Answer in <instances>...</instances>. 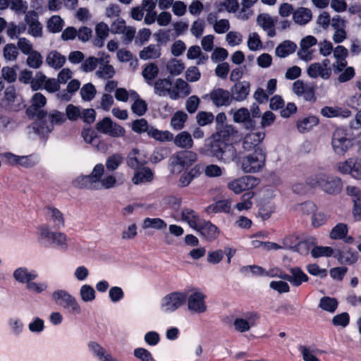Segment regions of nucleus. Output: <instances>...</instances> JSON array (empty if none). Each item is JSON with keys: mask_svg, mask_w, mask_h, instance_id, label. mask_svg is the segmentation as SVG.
<instances>
[{"mask_svg": "<svg viewBox=\"0 0 361 361\" xmlns=\"http://www.w3.org/2000/svg\"><path fill=\"white\" fill-rule=\"evenodd\" d=\"M235 133L231 125H225L224 127L216 129V132L212 135L213 141L210 147L213 157L225 164L234 160L237 152L232 141Z\"/></svg>", "mask_w": 361, "mask_h": 361, "instance_id": "nucleus-1", "label": "nucleus"}, {"mask_svg": "<svg viewBox=\"0 0 361 361\" xmlns=\"http://www.w3.org/2000/svg\"><path fill=\"white\" fill-rule=\"evenodd\" d=\"M306 183L311 188H320L324 192L330 195L341 192L343 188L341 178L323 172L310 176Z\"/></svg>", "mask_w": 361, "mask_h": 361, "instance_id": "nucleus-2", "label": "nucleus"}, {"mask_svg": "<svg viewBox=\"0 0 361 361\" xmlns=\"http://www.w3.org/2000/svg\"><path fill=\"white\" fill-rule=\"evenodd\" d=\"M38 242L47 245H54L62 250H67L68 248V238L66 233L60 231H52L50 227L43 224L37 228Z\"/></svg>", "mask_w": 361, "mask_h": 361, "instance_id": "nucleus-3", "label": "nucleus"}, {"mask_svg": "<svg viewBox=\"0 0 361 361\" xmlns=\"http://www.w3.org/2000/svg\"><path fill=\"white\" fill-rule=\"evenodd\" d=\"M104 173V166L102 164H97L93 168L91 173L87 176H80L73 180L75 187L90 190H100L101 178Z\"/></svg>", "mask_w": 361, "mask_h": 361, "instance_id": "nucleus-4", "label": "nucleus"}, {"mask_svg": "<svg viewBox=\"0 0 361 361\" xmlns=\"http://www.w3.org/2000/svg\"><path fill=\"white\" fill-rule=\"evenodd\" d=\"M186 299L187 293L185 291L169 293L161 299L159 310L163 314H172L186 302Z\"/></svg>", "mask_w": 361, "mask_h": 361, "instance_id": "nucleus-5", "label": "nucleus"}, {"mask_svg": "<svg viewBox=\"0 0 361 361\" xmlns=\"http://www.w3.org/2000/svg\"><path fill=\"white\" fill-rule=\"evenodd\" d=\"M266 156L260 147L241 160V169L244 173H255L259 171L264 166Z\"/></svg>", "mask_w": 361, "mask_h": 361, "instance_id": "nucleus-6", "label": "nucleus"}, {"mask_svg": "<svg viewBox=\"0 0 361 361\" xmlns=\"http://www.w3.org/2000/svg\"><path fill=\"white\" fill-rule=\"evenodd\" d=\"M53 300L58 305L68 309L71 314H79L81 307L77 300L65 290H56L52 293Z\"/></svg>", "mask_w": 361, "mask_h": 361, "instance_id": "nucleus-7", "label": "nucleus"}, {"mask_svg": "<svg viewBox=\"0 0 361 361\" xmlns=\"http://www.w3.org/2000/svg\"><path fill=\"white\" fill-rule=\"evenodd\" d=\"M207 295L200 289L193 288L189 295L187 294V306L188 310L193 314H202L207 310L206 304Z\"/></svg>", "mask_w": 361, "mask_h": 361, "instance_id": "nucleus-8", "label": "nucleus"}, {"mask_svg": "<svg viewBox=\"0 0 361 361\" xmlns=\"http://www.w3.org/2000/svg\"><path fill=\"white\" fill-rule=\"evenodd\" d=\"M259 183L260 180L258 178L252 176H243L228 181L227 187L233 193L239 195L244 191L255 188Z\"/></svg>", "mask_w": 361, "mask_h": 361, "instance_id": "nucleus-9", "label": "nucleus"}, {"mask_svg": "<svg viewBox=\"0 0 361 361\" xmlns=\"http://www.w3.org/2000/svg\"><path fill=\"white\" fill-rule=\"evenodd\" d=\"M331 145L338 155H344L352 147V140L348 137L347 131L343 128H337L332 135Z\"/></svg>", "mask_w": 361, "mask_h": 361, "instance_id": "nucleus-10", "label": "nucleus"}, {"mask_svg": "<svg viewBox=\"0 0 361 361\" xmlns=\"http://www.w3.org/2000/svg\"><path fill=\"white\" fill-rule=\"evenodd\" d=\"M306 72L310 78H321L324 80H329L332 74L330 61L326 59L321 62L312 63L307 68Z\"/></svg>", "mask_w": 361, "mask_h": 361, "instance_id": "nucleus-11", "label": "nucleus"}, {"mask_svg": "<svg viewBox=\"0 0 361 361\" xmlns=\"http://www.w3.org/2000/svg\"><path fill=\"white\" fill-rule=\"evenodd\" d=\"M337 171L344 175H350L356 180H361V159L350 157L336 164Z\"/></svg>", "mask_w": 361, "mask_h": 361, "instance_id": "nucleus-12", "label": "nucleus"}, {"mask_svg": "<svg viewBox=\"0 0 361 361\" xmlns=\"http://www.w3.org/2000/svg\"><path fill=\"white\" fill-rule=\"evenodd\" d=\"M97 130L113 137L125 135L126 130L121 126L114 122L109 117H105L97 123Z\"/></svg>", "mask_w": 361, "mask_h": 361, "instance_id": "nucleus-13", "label": "nucleus"}, {"mask_svg": "<svg viewBox=\"0 0 361 361\" xmlns=\"http://www.w3.org/2000/svg\"><path fill=\"white\" fill-rule=\"evenodd\" d=\"M259 314L256 312H249L244 318H236L233 322L235 329L240 333L248 331L251 327L256 326Z\"/></svg>", "mask_w": 361, "mask_h": 361, "instance_id": "nucleus-14", "label": "nucleus"}, {"mask_svg": "<svg viewBox=\"0 0 361 361\" xmlns=\"http://www.w3.org/2000/svg\"><path fill=\"white\" fill-rule=\"evenodd\" d=\"M46 103V97L42 93H35L32 97V105L27 109V114L36 116L38 119H43L47 116V112L41 109Z\"/></svg>", "mask_w": 361, "mask_h": 361, "instance_id": "nucleus-15", "label": "nucleus"}, {"mask_svg": "<svg viewBox=\"0 0 361 361\" xmlns=\"http://www.w3.org/2000/svg\"><path fill=\"white\" fill-rule=\"evenodd\" d=\"M45 216L54 228L61 229L65 226L64 215L59 209L51 206L47 207Z\"/></svg>", "mask_w": 361, "mask_h": 361, "instance_id": "nucleus-16", "label": "nucleus"}, {"mask_svg": "<svg viewBox=\"0 0 361 361\" xmlns=\"http://www.w3.org/2000/svg\"><path fill=\"white\" fill-rule=\"evenodd\" d=\"M289 272L290 274L286 273L283 274L282 279L290 282L293 286L298 287L309 279L307 275L300 267H291L289 269Z\"/></svg>", "mask_w": 361, "mask_h": 361, "instance_id": "nucleus-17", "label": "nucleus"}, {"mask_svg": "<svg viewBox=\"0 0 361 361\" xmlns=\"http://www.w3.org/2000/svg\"><path fill=\"white\" fill-rule=\"evenodd\" d=\"M210 99L216 106H226L231 103V97L229 91L222 88L213 90L209 94Z\"/></svg>", "mask_w": 361, "mask_h": 361, "instance_id": "nucleus-18", "label": "nucleus"}, {"mask_svg": "<svg viewBox=\"0 0 361 361\" xmlns=\"http://www.w3.org/2000/svg\"><path fill=\"white\" fill-rule=\"evenodd\" d=\"M250 85L247 81H240L236 82L231 89V99L237 102L245 100L250 92Z\"/></svg>", "mask_w": 361, "mask_h": 361, "instance_id": "nucleus-19", "label": "nucleus"}, {"mask_svg": "<svg viewBox=\"0 0 361 361\" xmlns=\"http://www.w3.org/2000/svg\"><path fill=\"white\" fill-rule=\"evenodd\" d=\"M13 277L17 282L27 285L30 281L36 279L38 277V274L34 269L20 267L14 270Z\"/></svg>", "mask_w": 361, "mask_h": 361, "instance_id": "nucleus-20", "label": "nucleus"}, {"mask_svg": "<svg viewBox=\"0 0 361 361\" xmlns=\"http://www.w3.org/2000/svg\"><path fill=\"white\" fill-rule=\"evenodd\" d=\"M196 231H199L201 235L208 241L216 239L219 234V230L214 224L209 221H204L200 223Z\"/></svg>", "mask_w": 361, "mask_h": 361, "instance_id": "nucleus-21", "label": "nucleus"}, {"mask_svg": "<svg viewBox=\"0 0 361 361\" xmlns=\"http://www.w3.org/2000/svg\"><path fill=\"white\" fill-rule=\"evenodd\" d=\"M334 257L341 264H352L357 262L358 254L356 250L343 247L341 250H336Z\"/></svg>", "mask_w": 361, "mask_h": 361, "instance_id": "nucleus-22", "label": "nucleus"}, {"mask_svg": "<svg viewBox=\"0 0 361 361\" xmlns=\"http://www.w3.org/2000/svg\"><path fill=\"white\" fill-rule=\"evenodd\" d=\"M190 93V85L183 79L178 78L173 85H171L170 98L176 100L180 97L188 96Z\"/></svg>", "mask_w": 361, "mask_h": 361, "instance_id": "nucleus-23", "label": "nucleus"}, {"mask_svg": "<svg viewBox=\"0 0 361 361\" xmlns=\"http://www.w3.org/2000/svg\"><path fill=\"white\" fill-rule=\"evenodd\" d=\"M265 133L264 131L251 132L247 133L243 138V147L245 150H251L257 147L264 139Z\"/></svg>", "mask_w": 361, "mask_h": 361, "instance_id": "nucleus-24", "label": "nucleus"}, {"mask_svg": "<svg viewBox=\"0 0 361 361\" xmlns=\"http://www.w3.org/2000/svg\"><path fill=\"white\" fill-rule=\"evenodd\" d=\"M230 113L233 114L235 123H243L247 129L254 128L255 122L250 119V114L247 109L243 107L236 111L232 109Z\"/></svg>", "mask_w": 361, "mask_h": 361, "instance_id": "nucleus-25", "label": "nucleus"}, {"mask_svg": "<svg viewBox=\"0 0 361 361\" xmlns=\"http://www.w3.org/2000/svg\"><path fill=\"white\" fill-rule=\"evenodd\" d=\"M258 25L267 33L269 37L276 35L274 25L275 19L267 13H261L257 19Z\"/></svg>", "mask_w": 361, "mask_h": 361, "instance_id": "nucleus-26", "label": "nucleus"}, {"mask_svg": "<svg viewBox=\"0 0 361 361\" xmlns=\"http://www.w3.org/2000/svg\"><path fill=\"white\" fill-rule=\"evenodd\" d=\"M331 26L335 30L332 37L334 42L336 44L343 42L347 37L345 30V21L339 17L334 18L331 21Z\"/></svg>", "mask_w": 361, "mask_h": 361, "instance_id": "nucleus-27", "label": "nucleus"}, {"mask_svg": "<svg viewBox=\"0 0 361 361\" xmlns=\"http://www.w3.org/2000/svg\"><path fill=\"white\" fill-rule=\"evenodd\" d=\"M181 221L185 222L188 226L196 230L200 224V218L197 213L192 209L184 208L181 211Z\"/></svg>", "mask_w": 361, "mask_h": 361, "instance_id": "nucleus-28", "label": "nucleus"}, {"mask_svg": "<svg viewBox=\"0 0 361 361\" xmlns=\"http://www.w3.org/2000/svg\"><path fill=\"white\" fill-rule=\"evenodd\" d=\"M161 55V49L159 44H151L143 48L139 53L142 60H150L159 59Z\"/></svg>", "mask_w": 361, "mask_h": 361, "instance_id": "nucleus-29", "label": "nucleus"}, {"mask_svg": "<svg viewBox=\"0 0 361 361\" xmlns=\"http://www.w3.org/2000/svg\"><path fill=\"white\" fill-rule=\"evenodd\" d=\"M131 100L133 101L131 106L132 111L139 116H143L147 110V105L145 101L141 99L139 94L135 90H131Z\"/></svg>", "mask_w": 361, "mask_h": 361, "instance_id": "nucleus-30", "label": "nucleus"}, {"mask_svg": "<svg viewBox=\"0 0 361 361\" xmlns=\"http://www.w3.org/2000/svg\"><path fill=\"white\" fill-rule=\"evenodd\" d=\"M66 61V56L55 50L49 52L46 57L47 64L56 70L60 69L64 65Z\"/></svg>", "mask_w": 361, "mask_h": 361, "instance_id": "nucleus-31", "label": "nucleus"}, {"mask_svg": "<svg viewBox=\"0 0 361 361\" xmlns=\"http://www.w3.org/2000/svg\"><path fill=\"white\" fill-rule=\"evenodd\" d=\"M296 48L297 45L293 42L285 40L276 47L275 53L280 58H286L294 53Z\"/></svg>", "mask_w": 361, "mask_h": 361, "instance_id": "nucleus-32", "label": "nucleus"}, {"mask_svg": "<svg viewBox=\"0 0 361 361\" xmlns=\"http://www.w3.org/2000/svg\"><path fill=\"white\" fill-rule=\"evenodd\" d=\"M147 161L142 157V154L137 149H133L128 154L127 159L128 165L134 169H139L142 167Z\"/></svg>", "mask_w": 361, "mask_h": 361, "instance_id": "nucleus-33", "label": "nucleus"}, {"mask_svg": "<svg viewBox=\"0 0 361 361\" xmlns=\"http://www.w3.org/2000/svg\"><path fill=\"white\" fill-rule=\"evenodd\" d=\"M154 92L156 94L164 97L169 95L171 90V80L169 78L159 79L154 83Z\"/></svg>", "mask_w": 361, "mask_h": 361, "instance_id": "nucleus-34", "label": "nucleus"}, {"mask_svg": "<svg viewBox=\"0 0 361 361\" xmlns=\"http://www.w3.org/2000/svg\"><path fill=\"white\" fill-rule=\"evenodd\" d=\"M321 114L326 118H334L338 116L347 118L350 116L351 112L348 109L342 110L338 107L324 106L321 109Z\"/></svg>", "mask_w": 361, "mask_h": 361, "instance_id": "nucleus-35", "label": "nucleus"}, {"mask_svg": "<svg viewBox=\"0 0 361 361\" xmlns=\"http://www.w3.org/2000/svg\"><path fill=\"white\" fill-rule=\"evenodd\" d=\"M179 163L185 166V169L190 166L197 161V154L192 151L180 152L174 154Z\"/></svg>", "mask_w": 361, "mask_h": 361, "instance_id": "nucleus-36", "label": "nucleus"}, {"mask_svg": "<svg viewBox=\"0 0 361 361\" xmlns=\"http://www.w3.org/2000/svg\"><path fill=\"white\" fill-rule=\"evenodd\" d=\"M176 146L180 148L189 149L193 145V141L190 134L186 131H182L173 139Z\"/></svg>", "mask_w": 361, "mask_h": 361, "instance_id": "nucleus-37", "label": "nucleus"}, {"mask_svg": "<svg viewBox=\"0 0 361 361\" xmlns=\"http://www.w3.org/2000/svg\"><path fill=\"white\" fill-rule=\"evenodd\" d=\"M319 123V118L314 116H309L299 120L297 128L300 133H306Z\"/></svg>", "mask_w": 361, "mask_h": 361, "instance_id": "nucleus-38", "label": "nucleus"}, {"mask_svg": "<svg viewBox=\"0 0 361 361\" xmlns=\"http://www.w3.org/2000/svg\"><path fill=\"white\" fill-rule=\"evenodd\" d=\"M153 179V173L149 168H140L133 178V182L135 184H140L149 182Z\"/></svg>", "mask_w": 361, "mask_h": 361, "instance_id": "nucleus-39", "label": "nucleus"}, {"mask_svg": "<svg viewBox=\"0 0 361 361\" xmlns=\"http://www.w3.org/2000/svg\"><path fill=\"white\" fill-rule=\"evenodd\" d=\"M88 350L95 356L99 361H104L110 355L107 350L100 344L95 341H90L87 344Z\"/></svg>", "mask_w": 361, "mask_h": 361, "instance_id": "nucleus-40", "label": "nucleus"}, {"mask_svg": "<svg viewBox=\"0 0 361 361\" xmlns=\"http://www.w3.org/2000/svg\"><path fill=\"white\" fill-rule=\"evenodd\" d=\"M317 243L316 238L310 236L305 238L304 240H300L294 252H299L300 255H305L308 254L310 250Z\"/></svg>", "mask_w": 361, "mask_h": 361, "instance_id": "nucleus-41", "label": "nucleus"}, {"mask_svg": "<svg viewBox=\"0 0 361 361\" xmlns=\"http://www.w3.org/2000/svg\"><path fill=\"white\" fill-rule=\"evenodd\" d=\"M159 73V68L156 63H150L145 66L142 70V76L146 82L149 85H153V80L157 78Z\"/></svg>", "mask_w": 361, "mask_h": 361, "instance_id": "nucleus-42", "label": "nucleus"}, {"mask_svg": "<svg viewBox=\"0 0 361 361\" xmlns=\"http://www.w3.org/2000/svg\"><path fill=\"white\" fill-rule=\"evenodd\" d=\"M293 20L298 25H305L312 19V12L310 9L300 8L293 13Z\"/></svg>", "mask_w": 361, "mask_h": 361, "instance_id": "nucleus-43", "label": "nucleus"}, {"mask_svg": "<svg viewBox=\"0 0 361 361\" xmlns=\"http://www.w3.org/2000/svg\"><path fill=\"white\" fill-rule=\"evenodd\" d=\"M166 68L171 75L176 76L183 73L185 64L180 60L173 58L166 63Z\"/></svg>", "mask_w": 361, "mask_h": 361, "instance_id": "nucleus-44", "label": "nucleus"}, {"mask_svg": "<svg viewBox=\"0 0 361 361\" xmlns=\"http://www.w3.org/2000/svg\"><path fill=\"white\" fill-rule=\"evenodd\" d=\"M7 324L11 334L15 336H19L24 331V324L21 319L17 317H10Z\"/></svg>", "mask_w": 361, "mask_h": 361, "instance_id": "nucleus-45", "label": "nucleus"}, {"mask_svg": "<svg viewBox=\"0 0 361 361\" xmlns=\"http://www.w3.org/2000/svg\"><path fill=\"white\" fill-rule=\"evenodd\" d=\"M148 135L161 142L172 141L173 139V135L171 132L168 130L161 131L152 126L148 132Z\"/></svg>", "mask_w": 361, "mask_h": 361, "instance_id": "nucleus-46", "label": "nucleus"}, {"mask_svg": "<svg viewBox=\"0 0 361 361\" xmlns=\"http://www.w3.org/2000/svg\"><path fill=\"white\" fill-rule=\"evenodd\" d=\"M240 272L245 276H265V269L259 265H246L240 268Z\"/></svg>", "mask_w": 361, "mask_h": 361, "instance_id": "nucleus-47", "label": "nucleus"}, {"mask_svg": "<svg viewBox=\"0 0 361 361\" xmlns=\"http://www.w3.org/2000/svg\"><path fill=\"white\" fill-rule=\"evenodd\" d=\"M319 307L330 313H334L338 307V301L336 298L324 296L320 299Z\"/></svg>", "mask_w": 361, "mask_h": 361, "instance_id": "nucleus-48", "label": "nucleus"}, {"mask_svg": "<svg viewBox=\"0 0 361 361\" xmlns=\"http://www.w3.org/2000/svg\"><path fill=\"white\" fill-rule=\"evenodd\" d=\"M348 233V228L345 224L339 223L337 224L331 229L329 237L332 240H341L343 239Z\"/></svg>", "mask_w": 361, "mask_h": 361, "instance_id": "nucleus-49", "label": "nucleus"}, {"mask_svg": "<svg viewBox=\"0 0 361 361\" xmlns=\"http://www.w3.org/2000/svg\"><path fill=\"white\" fill-rule=\"evenodd\" d=\"M95 32L97 37L96 39V44L99 47H102L104 44V40L109 35V27L107 24L101 22L96 25Z\"/></svg>", "mask_w": 361, "mask_h": 361, "instance_id": "nucleus-50", "label": "nucleus"}, {"mask_svg": "<svg viewBox=\"0 0 361 361\" xmlns=\"http://www.w3.org/2000/svg\"><path fill=\"white\" fill-rule=\"evenodd\" d=\"M80 296L85 302L93 301L96 298V292L94 288L89 284H84L80 288Z\"/></svg>", "mask_w": 361, "mask_h": 361, "instance_id": "nucleus-51", "label": "nucleus"}, {"mask_svg": "<svg viewBox=\"0 0 361 361\" xmlns=\"http://www.w3.org/2000/svg\"><path fill=\"white\" fill-rule=\"evenodd\" d=\"M167 226L166 223L159 218H146L143 221L142 227L145 229L154 228L157 230L165 229Z\"/></svg>", "mask_w": 361, "mask_h": 361, "instance_id": "nucleus-52", "label": "nucleus"}, {"mask_svg": "<svg viewBox=\"0 0 361 361\" xmlns=\"http://www.w3.org/2000/svg\"><path fill=\"white\" fill-rule=\"evenodd\" d=\"M188 118V115L182 111H178L174 114L171 119V126L174 130H180L184 127V124Z\"/></svg>", "mask_w": 361, "mask_h": 361, "instance_id": "nucleus-53", "label": "nucleus"}, {"mask_svg": "<svg viewBox=\"0 0 361 361\" xmlns=\"http://www.w3.org/2000/svg\"><path fill=\"white\" fill-rule=\"evenodd\" d=\"M26 30V25L20 23L16 25L15 23L11 22L8 24L7 35L11 39L18 38V36Z\"/></svg>", "mask_w": 361, "mask_h": 361, "instance_id": "nucleus-54", "label": "nucleus"}, {"mask_svg": "<svg viewBox=\"0 0 361 361\" xmlns=\"http://www.w3.org/2000/svg\"><path fill=\"white\" fill-rule=\"evenodd\" d=\"M335 250L331 247L327 246H314L311 250V255L314 258L320 257H334Z\"/></svg>", "mask_w": 361, "mask_h": 361, "instance_id": "nucleus-55", "label": "nucleus"}, {"mask_svg": "<svg viewBox=\"0 0 361 361\" xmlns=\"http://www.w3.org/2000/svg\"><path fill=\"white\" fill-rule=\"evenodd\" d=\"M253 196V192L245 193L240 198L241 201L235 204V208L239 212L250 209L252 206V199Z\"/></svg>", "mask_w": 361, "mask_h": 361, "instance_id": "nucleus-56", "label": "nucleus"}, {"mask_svg": "<svg viewBox=\"0 0 361 361\" xmlns=\"http://www.w3.org/2000/svg\"><path fill=\"white\" fill-rule=\"evenodd\" d=\"M27 56L26 63L30 68L37 69L42 66V56L39 51L35 50Z\"/></svg>", "mask_w": 361, "mask_h": 361, "instance_id": "nucleus-57", "label": "nucleus"}, {"mask_svg": "<svg viewBox=\"0 0 361 361\" xmlns=\"http://www.w3.org/2000/svg\"><path fill=\"white\" fill-rule=\"evenodd\" d=\"M64 25L63 19L59 16H53L47 23V27L51 32L56 33L61 31Z\"/></svg>", "mask_w": 361, "mask_h": 361, "instance_id": "nucleus-58", "label": "nucleus"}, {"mask_svg": "<svg viewBox=\"0 0 361 361\" xmlns=\"http://www.w3.org/2000/svg\"><path fill=\"white\" fill-rule=\"evenodd\" d=\"M231 207V201L230 200H219L210 206V209L214 213L224 212L229 213Z\"/></svg>", "mask_w": 361, "mask_h": 361, "instance_id": "nucleus-59", "label": "nucleus"}, {"mask_svg": "<svg viewBox=\"0 0 361 361\" xmlns=\"http://www.w3.org/2000/svg\"><path fill=\"white\" fill-rule=\"evenodd\" d=\"M8 6L18 15L25 13L28 7L27 3L23 0H9Z\"/></svg>", "mask_w": 361, "mask_h": 361, "instance_id": "nucleus-60", "label": "nucleus"}, {"mask_svg": "<svg viewBox=\"0 0 361 361\" xmlns=\"http://www.w3.org/2000/svg\"><path fill=\"white\" fill-rule=\"evenodd\" d=\"M155 40L157 42V44H166L169 41L173 39V35L171 30H159L154 35Z\"/></svg>", "mask_w": 361, "mask_h": 361, "instance_id": "nucleus-61", "label": "nucleus"}, {"mask_svg": "<svg viewBox=\"0 0 361 361\" xmlns=\"http://www.w3.org/2000/svg\"><path fill=\"white\" fill-rule=\"evenodd\" d=\"M96 94V89L92 83L85 84L80 90V95L84 101L92 100Z\"/></svg>", "mask_w": 361, "mask_h": 361, "instance_id": "nucleus-62", "label": "nucleus"}, {"mask_svg": "<svg viewBox=\"0 0 361 361\" xmlns=\"http://www.w3.org/2000/svg\"><path fill=\"white\" fill-rule=\"evenodd\" d=\"M124 291L119 286H112L109 290V298L112 303H118L124 298Z\"/></svg>", "mask_w": 361, "mask_h": 361, "instance_id": "nucleus-63", "label": "nucleus"}, {"mask_svg": "<svg viewBox=\"0 0 361 361\" xmlns=\"http://www.w3.org/2000/svg\"><path fill=\"white\" fill-rule=\"evenodd\" d=\"M3 54L6 61H13L18 56V47L13 44H8L4 47Z\"/></svg>", "mask_w": 361, "mask_h": 361, "instance_id": "nucleus-64", "label": "nucleus"}]
</instances>
